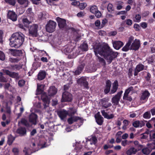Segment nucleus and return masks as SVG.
<instances>
[{
  "label": "nucleus",
  "mask_w": 155,
  "mask_h": 155,
  "mask_svg": "<svg viewBox=\"0 0 155 155\" xmlns=\"http://www.w3.org/2000/svg\"><path fill=\"white\" fill-rule=\"evenodd\" d=\"M94 48L95 54L98 57L99 61L104 65L105 64L104 60L103 58L98 57L97 55L98 54L103 56L109 63H111L118 54L117 52L113 51L106 43L97 44L94 46Z\"/></svg>",
  "instance_id": "nucleus-1"
},
{
  "label": "nucleus",
  "mask_w": 155,
  "mask_h": 155,
  "mask_svg": "<svg viewBox=\"0 0 155 155\" xmlns=\"http://www.w3.org/2000/svg\"><path fill=\"white\" fill-rule=\"evenodd\" d=\"M24 39V35L21 33H14L10 39V45L12 47L18 48L22 45Z\"/></svg>",
  "instance_id": "nucleus-2"
},
{
  "label": "nucleus",
  "mask_w": 155,
  "mask_h": 155,
  "mask_svg": "<svg viewBox=\"0 0 155 155\" xmlns=\"http://www.w3.org/2000/svg\"><path fill=\"white\" fill-rule=\"evenodd\" d=\"M57 25L56 23L51 20H50L46 26V31L49 33H52L55 30Z\"/></svg>",
  "instance_id": "nucleus-3"
},
{
  "label": "nucleus",
  "mask_w": 155,
  "mask_h": 155,
  "mask_svg": "<svg viewBox=\"0 0 155 155\" xmlns=\"http://www.w3.org/2000/svg\"><path fill=\"white\" fill-rule=\"evenodd\" d=\"M56 20L58 22V25L60 28L64 30H67L69 29L66 24V20L59 17L56 18Z\"/></svg>",
  "instance_id": "nucleus-4"
},
{
  "label": "nucleus",
  "mask_w": 155,
  "mask_h": 155,
  "mask_svg": "<svg viewBox=\"0 0 155 155\" xmlns=\"http://www.w3.org/2000/svg\"><path fill=\"white\" fill-rule=\"evenodd\" d=\"M38 25L34 24L31 25L29 29V34L33 37H37L38 35Z\"/></svg>",
  "instance_id": "nucleus-5"
},
{
  "label": "nucleus",
  "mask_w": 155,
  "mask_h": 155,
  "mask_svg": "<svg viewBox=\"0 0 155 155\" xmlns=\"http://www.w3.org/2000/svg\"><path fill=\"white\" fill-rule=\"evenodd\" d=\"M72 99V97L71 94L67 91L63 93L61 100L62 102H70Z\"/></svg>",
  "instance_id": "nucleus-6"
},
{
  "label": "nucleus",
  "mask_w": 155,
  "mask_h": 155,
  "mask_svg": "<svg viewBox=\"0 0 155 155\" xmlns=\"http://www.w3.org/2000/svg\"><path fill=\"white\" fill-rule=\"evenodd\" d=\"M78 83L81 86L84 87L85 88L88 89V82L87 81V79L86 78L82 77L81 78L78 79L77 81Z\"/></svg>",
  "instance_id": "nucleus-7"
},
{
  "label": "nucleus",
  "mask_w": 155,
  "mask_h": 155,
  "mask_svg": "<svg viewBox=\"0 0 155 155\" xmlns=\"http://www.w3.org/2000/svg\"><path fill=\"white\" fill-rule=\"evenodd\" d=\"M122 93V91L119 92L112 98V102L114 105H117L118 104Z\"/></svg>",
  "instance_id": "nucleus-8"
},
{
  "label": "nucleus",
  "mask_w": 155,
  "mask_h": 155,
  "mask_svg": "<svg viewBox=\"0 0 155 155\" xmlns=\"http://www.w3.org/2000/svg\"><path fill=\"white\" fill-rule=\"evenodd\" d=\"M100 103L104 108H107L111 105V104L109 102V99L108 98H104L101 99Z\"/></svg>",
  "instance_id": "nucleus-9"
},
{
  "label": "nucleus",
  "mask_w": 155,
  "mask_h": 155,
  "mask_svg": "<svg viewBox=\"0 0 155 155\" xmlns=\"http://www.w3.org/2000/svg\"><path fill=\"white\" fill-rule=\"evenodd\" d=\"M133 88L132 87H130L127 89L125 91L124 93V95L123 97V99L130 101H131L132 100V98L130 96L128 95V94L130 91H133Z\"/></svg>",
  "instance_id": "nucleus-10"
},
{
  "label": "nucleus",
  "mask_w": 155,
  "mask_h": 155,
  "mask_svg": "<svg viewBox=\"0 0 155 155\" xmlns=\"http://www.w3.org/2000/svg\"><path fill=\"white\" fill-rule=\"evenodd\" d=\"M150 94L147 91H145L141 94L140 97V100L142 103L145 102L147 100Z\"/></svg>",
  "instance_id": "nucleus-11"
},
{
  "label": "nucleus",
  "mask_w": 155,
  "mask_h": 155,
  "mask_svg": "<svg viewBox=\"0 0 155 155\" xmlns=\"http://www.w3.org/2000/svg\"><path fill=\"white\" fill-rule=\"evenodd\" d=\"M41 98L44 103V107L45 108L48 106L49 103L50 99L45 93L41 94Z\"/></svg>",
  "instance_id": "nucleus-12"
},
{
  "label": "nucleus",
  "mask_w": 155,
  "mask_h": 155,
  "mask_svg": "<svg viewBox=\"0 0 155 155\" xmlns=\"http://www.w3.org/2000/svg\"><path fill=\"white\" fill-rule=\"evenodd\" d=\"M2 70L3 71L4 73L12 78H17L19 77L18 74L17 73L12 72L8 70L5 69H2Z\"/></svg>",
  "instance_id": "nucleus-13"
},
{
  "label": "nucleus",
  "mask_w": 155,
  "mask_h": 155,
  "mask_svg": "<svg viewBox=\"0 0 155 155\" xmlns=\"http://www.w3.org/2000/svg\"><path fill=\"white\" fill-rule=\"evenodd\" d=\"M8 17L14 21H16L17 20V15L13 11H9L8 13Z\"/></svg>",
  "instance_id": "nucleus-14"
},
{
  "label": "nucleus",
  "mask_w": 155,
  "mask_h": 155,
  "mask_svg": "<svg viewBox=\"0 0 155 155\" xmlns=\"http://www.w3.org/2000/svg\"><path fill=\"white\" fill-rule=\"evenodd\" d=\"M38 116L34 113H32L29 116V120L32 124L35 125L37 124Z\"/></svg>",
  "instance_id": "nucleus-15"
},
{
  "label": "nucleus",
  "mask_w": 155,
  "mask_h": 155,
  "mask_svg": "<svg viewBox=\"0 0 155 155\" xmlns=\"http://www.w3.org/2000/svg\"><path fill=\"white\" fill-rule=\"evenodd\" d=\"M58 114L61 119L63 120L66 117L67 115H68V112L67 111L63 110L58 111Z\"/></svg>",
  "instance_id": "nucleus-16"
},
{
  "label": "nucleus",
  "mask_w": 155,
  "mask_h": 155,
  "mask_svg": "<svg viewBox=\"0 0 155 155\" xmlns=\"http://www.w3.org/2000/svg\"><path fill=\"white\" fill-rule=\"evenodd\" d=\"M133 126L136 127H141L144 126L145 123L142 120H136L134 122L132 123Z\"/></svg>",
  "instance_id": "nucleus-17"
},
{
  "label": "nucleus",
  "mask_w": 155,
  "mask_h": 155,
  "mask_svg": "<svg viewBox=\"0 0 155 155\" xmlns=\"http://www.w3.org/2000/svg\"><path fill=\"white\" fill-rule=\"evenodd\" d=\"M140 46V41L138 40H135L134 42L132 43L130 49L134 50H137L139 49Z\"/></svg>",
  "instance_id": "nucleus-18"
},
{
  "label": "nucleus",
  "mask_w": 155,
  "mask_h": 155,
  "mask_svg": "<svg viewBox=\"0 0 155 155\" xmlns=\"http://www.w3.org/2000/svg\"><path fill=\"white\" fill-rule=\"evenodd\" d=\"M144 66L141 64H139L137 65L135 70L134 75L136 76L137 75L138 72L143 71L144 69Z\"/></svg>",
  "instance_id": "nucleus-19"
},
{
  "label": "nucleus",
  "mask_w": 155,
  "mask_h": 155,
  "mask_svg": "<svg viewBox=\"0 0 155 155\" xmlns=\"http://www.w3.org/2000/svg\"><path fill=\"white\" fill-rule=\"evenodd\" d=\"M113 46L117 50L119 49L123 45V43L120 41H115L113 43Z\"/></svg>",
  "instance_id": "nucleus-20"
},
{
  "label": "nucleus",
  "mask_w": 155,
  "mask_h": 155,
  "mask_svg": "<svg viewBox=\"0 0 155 155\" xmlns=\"http://www.w3.org/2000/svg\"><path fill=\"white\" fill-rule=\"evenodd\" d=\"M48 94L49 96H53L55 95L57 92V89L54 86H51L50 87L48 90Z\"/></svg>",
  "instance_id": "nucleus-21"
},
{
  "label": "nucleus",
  "mask_w": 155,
  "mask_h": 155,
  "mask_svg": "<svg viewBox=\"0 0 155 155\" xmlns=\"http://www.w3.org/2000/svg\"><path fill=\"white\" fill-rule=\"evenodd\" d=\"M12 52V54L14 56H20L22 54V51L21 50H18L17 49L10 50Z\"/></svg>",
  "instance_id": "nucleus-22"
},
{
  "label": "nucleus",
  "mask_w": 155,
  "mask_h": 155,
  "mask_svg": "<svg viewBox=\"0 0 155 155\" xmlns=\"http://www.w3.org/2000/svg\"><path fill=\"white\" fill-rule=\"evenodd\" d=\"M99 112H98L97 115L95 116L96 121L97 123L100 125L102 124L103 122V118L100 115L98 114Z\"/></svg>",
  "instance_id": "nucleus-23"
},
{
  "label": "nucleus",
  "mask_w": 155,
  "mask_h": 155,
  "mask_svg": "<svg viewBox=\"0 0 155 155\" xmlns=\"http://www.w3.org/2000/svg\"><path fill=\"white\" fill-rule=\"evenodd\" d=\"M118 87V83L117 81H115L112 84V87L110 91V93L114 94L117 91Z\"/></svg>",
  "instance_id": "nucleus-24"
},
{
  "label": "nucleus",
  "mask_w": 155,
  "mask_h": 155,
  "mask_svg": "<svg viewBox=\"0 0 155 155\" xmlns=\"http://www.w3.org/2000/svg\"><path fill=\"white\" fill-rule=\"evenodd\" d=\"M71 116V117L68 120V122L69 124H71L73 122H76L80 119V117H78Z\"/></svg>",
  "instance_id": "nucleus-25"
},
{
  "label": "nucleus",
  "mask_w": 155,
  "mask_h": 155,
  "mask_svg": "<svg viewBox=\"0 0 155 155\" xmlns=\"http://www.w3.org/2000/svg\"><path fill=\"white\" fill-rule=\"evenodd\" d=\"M101 112L104 118L107 119H110L113 118L114 117V115L112 114L109 115L104 110H102Z\"/></svg>",
  "instance_id": "nucleus-26"
},
{
  "label": "nucleus",
  "mask_w": 155,
  "mask_h": 155,
  "mask_svg": "<svg viewBox=\"0 0 155 155\" xmlns=\"http://www.w3.org/2000/svg\"><path fill=\"white\" fill-rule=\"evenodd\" d=\"M137 152V149L134 147H131L126 152L127 155H131L132 154H135Z\"/></svg>",
  "instance_id": "nucleus-27"
},
{
  "label": "nucleus",
  "mask_w": 155,
  "mask_h": 155,
  "mask_svg": "<svg viewBox=\"0 0 155 155\" xmlns=\"http://www.w3.org/2000/svg\"><path fill=\"white\" fill-rule=\"evenodd\" d=\"M46 76V72L44 71H41L38 74V79L39 80H41L44 79Z\"/></svg>",
  "instance_id": "nucleus-28"
},
{
  "label": "nucleus",
  "mask_w": 155,
  "mask_h": 155,
  "mask_svg": "<svg viewBox=\"0 0 155 155\" xmlns=\"http://www.w3.org/2000/svg\"><path fill=\"white\" fill-rule=\"evenodd\" d=\"M97 141V140L95 137H92L90 138H88L86 140L87 142H90L91 145L95 144Z\"/></svg>",
  "instance_id": "nucleus-29"
},
{
  "label": "nucleus",
  "mask_w": 155,
  "mask_h": 155,
  "mask_svg": "<svg viewBox=\"0 0 155 155\" xmlns=\"http://www.w3.org/2000/svg\"><path fill=\"white\" fill-rule=\"evenodd\" d=\"M68 115L69 116H72L77 113V109L74 107H70L68 111Z\"/></svg>",
  "instance_id": "nucleus-30"
},
{
  "label": "nucleus",
  "mask_w": 155,
  "mask_h": 155,
  "mask_svg": "<svg viewBox=\"0 0 155 155\" xmlns=\"http://www.w3.org/2000/svg\"><path fill=\"white\" fill-rule=\"evenodd\" d=\"M84 68L83 65H81L79 66L77 69L74 72V74L75 75H78L81 73Z\"/></svg>",
  "instance_id": "nucleus-31"
},
{
  "label": "nucleus",
  "mask_w": 155,
  "mask_h": 155,
  "mask_svg": "<svg viewBox=\"0 0 155 155\" xmlns=\"http://www.w3.org/2000/svg\"><path fill=\"white\" fill-rule=\"evenodd\" d=\"M44 87V85L43 84H37V94H39L41 93L43 91V88Z\"/></svg>",
  "instance_id": "nucleus-32"
},
{
  "label": "nucleus",
  "mask_w": 155,
  "mask_h": 155,
  "mask_svg": "<svg viewBox=\"0 0 155 155\" xmlns=\"http://www.w3.org/2000/svg\"><path fill=\"white\" fill-rule=\"evenodd\" d=\"M17 132L22 135L26 134V130L25 128H20L18 129L17 130Z\"/></svg>",
  "instance_id": "nucleus-33"
},
{
  "label": "nucleus",
  "mask_w": 155,
  "mask_h": 155,
  "mask_svg": "<svg viewBox=\"0 0 155 155\" xmlns=\"http://www.w3.org/2000/svg\"><path fill=\"white\" fill-rule=\"evenodd\" d=\"M18 1L19 4L23 5L25 7L28 6L29 3L28 0H18Z\"/></svg>",
  "instance_id": "nucleus-34"
},
{
  "label": "nucleus",
  "mask_w": 155,
  "mask_h": 155,
  "mask_svg": "<svg viewBox=\"0 0 155 155\" xmlns=\"http://www.w3.org/2000/svg\"><path fill=\"white\" fill-rule=\"evenodd\" d=\"M14 140L15 138L11 135H10L8 136L7 141L8 145H11Z\"/></svg>",
  "instance_id": "nucleus-35"
},
{
  "label": "nucleus",
  "mask_w": 155,
  "mask_h": 155,
  "mask_svg": "<svg viewBox=\"0 0 155 155\" xmlns=\"http://www.w3.org/2000/svg\"><path fill=\"white\" fill-rule=\"evenodd\" d=\"M11 66L12 70H19L22 68L21 66L18 64L11 65Z\"/></svg>",
  "instance_id": "nucleus-36"
},
{
  "label": "nucleus",
  "mask_w": 155,
  "mask_h": 155,
  "mask_svg": "<svg viewBox=\"0 0 155 155\" xmlns=\"http://www.w3.org/2000/svg\"><path fill=\"white\" fill-rule=\"evenodd\" d=\"M28 17H27L26 16H24L22 20L23 24H29L31 23V20H29L28 19Z\"/></svg>",
  "instance_id": "nucleus-37"
},
{
  "label": "nucleus",
  "mask_w": 155,
  "mask_h": 155,
  "mask_svg": "<svg viewBox=\"0 0 155 155\" xmlns=\"http://www.w3.org/2000/svg\"><path fill=\"white\" fill-rule=\"evenodd\" d=\"M90 12L92 13L95 14L97 11V8L95 5L92 6L90 8Z\"/></svg>",
  "instance_id": "nucleus-38"
},
{
  "label": "nucleus",
  "mask_w": 155,
  "mask_h": 155,
  "mask_svg": "<svg viewBox=\"0 0 155 155\" xmlns=\"http://www.w3.org/2000/svg\"><path fill=\"white\" fill-rule=\"evenodd\" d=\"M142 153L145 155H148L150 153V150L147 147L145 148L142 149Z\"/></svg>",
  "instance_id": "nucleus-39"
},
{
  "label": "nucleus",
  "mask_w": 155,
  "mask_h": 155,
  "mask_svg": "<svg viewBox=\"0 0 155 155\" xmlns=\"http://www.w3.org/2000/svg\"><path fill=\"white\" fill-rule=\"evenodd\" d=\"M150 113L149 111L146 112L143 114V117L145 119H149L150 118Z\"/></svg>",
  "instance_id": "nucleus-40"
},
{
  "label": "nucleus",
  "mask_w": 155,
  "mask_h": 155,
  "mask_svg": "<svg viewBox=\"0 0 155 155\" xmlns=\"http://www.w3.org/2000/svg\"><path fill=\"white\" fill-rule=\"evenodd\" d=\"M72 51V47H68L65 48L64 49V52L66 53H71Z\"/></svg>",
  "instance_id": "nucleus-41"
},
{
  "label": "nucleus",
  "mask_w": 155,
  "mask_h": 155,
  "mask_svg": "<svg viewBox=\"0 0 155 155\" xmlns=\"http://www.w3.org/2000/svg\"><path fill=\"white\" fill-rule=\"evenodd\" d=\"M108 11L109 12H112L114 10V8L113 5L111 3H109L107 7Z\"/></svg>",
  "instance_id": "nucleus-42"
},
{
  "label": "nucleus",
  "mask_w": 155,
  "mask_h": 155,
  "mask_svg": "<svg viewBox=\"0 0 155 155\" xmlns=\"http://www.w3.org/2000/svg\"><path fill=\"white\" fill-rule=\"evenodd\" d=\"M140 15H136L135 16L134 21L136 22H139L140 21Z\"/></svg>",
  "instance_id": "nucleus-43"
},
{
  "label": "nucleus",
  "mask_w": 155,
  "mask_h": 155,
  "mask_svg": "<svg viewBox=\"0 0 155 155\" xmlns=\"http://www.w3.org/2000/svg\"><path fill=\"white\" fill-rule=\"evenodd\" d=\"M21 122L22 124L28 127L29 126V124L28 121L25 119H21Z\"/></svg>",
  "instance_id": "nucleus-44"
},
{
  "label": "nucleus",
  "mask_w": 155,
  "mask_h": 155,
  "mask_svg": "<svg viewBox=\"0 0 155 155\" xmlns=\"http://www.w3.org/2000/svg\"><path fill=\"white\" fill-rule=\"evenodd\" d=\"M87 4L84 2L80 3L79 4V8L81 9H84L86 6Z\"/></svg>",
  "instance_id": "nucleus-45"
},
{
  "label": "nucleus",
  "mask_w": 155,
  "mask_h": 155,
  "mask_svg": "<svg viewBox=\"0 0 155 155\" xmlns=\"http://www.w3.org/2000/svg\"><path fill=\"white\" fill-rule=\"evenodd\" d=\"M137 112L138 111H136L134 112L130 113V114L129 115L130 117L131 118H134L136 117L137 115L138 114Z\"/></svg>",
  "instance_id": "nucleus-46"
},
{
  "label": "nucleus",
  "mask_w": 155,
  "mask_h": 155,
  "mask_svg": "<svg viewBox=\"0 0 155 155\" xmlns=\"http://www.w3.org/2000/svg\"><path fill=\"white\" fill-rule=\"evenodd\" d=\"M7 3L12 5H14L15 4V0H5Z\"/></svg>",
  "instance_id": "nucleus-47"
},
{
  "label": "nucleus",
  "mask_w": 155,
  "mask_h": 155,
  "mask_svg": "<svg viewBox=\"0 0 155 155\" xmlns=\"http://www.w3.org/2000/svg\"><path fill=\"white\" fill-rule=\"evenodd\" d=\"M81 48L84 51H87L88 50V46L87 44L83 43L81 46Z\"/></svg>",
  "instance_id": "nucleus-48"
},
{
  "label": "nucleus",
  "mask_w": 155,
  "mask_h": 155,
  "mask_svg": "<svg viewBox=\"0 0 155 155\" xmlns=\"http://www.w3.org/2000/svg\"><path fill=\"white\" fill-rule=\"evenodd\" d=\"M129 44L127 43L126 45L122 48V50L123 51H128L129 49L130 46Z\"/></svg>",
  "instance_id": "nucleus-49"
},
{
  "label": "nucleus",
  "mask_w": 155,
  "mask_h": 155,
  "mask_svg": "<svg viewBox=\"0 0 155 155\" xmlns=\"http://www.w3.org/2000/svg\"><path fill=\"white\" fill-rule=\"evenodd\" d=\"M19 58H10L9 59V60L11 62H17L20 60Z\"/></svg>",
  "instance_id": "nucleus-50"
},
{
  "label": "nucleus",
  "mask_w": 155,
  "mask_h": 155,
  "mask_svg": "<svg viewBox=\"0 0 155 155\" xmlns=\"http://www.w3.org/2000/svg\"><path fill=\"white\" fill-rule=\"evenodd\" d=\"M95 25L98 28H102V26L101 25V22L99 20H97L95 21Z\"/></svg>",
  "instance_id": "nucleus-51"
},
{
  "label": "nucleus",
  "mask_w": 155,
  "mask_h": 155,
  "mask_svg": "<svg viewBox=\"0 0 155 155\" xmlns=\"http://www.w3.org/2000/svg\"><path fill=\"white\" fill-rule=\"evenodd\" d=\"M121 145L124 147H125L127 145H128V141L127 140H124L121 141Z\"/></svg>",
  "instance_id": "nucleus-52"
},
{
  "label": "nucleus",
  "mask_w": 155,
  "mask_h": 155,
  "mask_svg": "<svg viewBox=\"0 0 155 155\" xmlns=\"http://www.w3.org/2000/svg\"><path fill=\"white\" fill-rule=\"evenodd\" d=\"M5 55L4 53L0 51V60L3 61L5 59Z\"/></svg>",
  "instance_id": "nucleus-53"
},
{
  "label": "nucleus",
  "mask_w": 155,
  "mask_h": 155,
  "mask_svg": "<svg viewBox=\"0 0 155 155\" xmlns=\"http://www.w3.org/2000/svg\"><path fill=\"white\" fill-rule=\"evenodd\" d=\"M12 151L15 155H18V154L19 150L18 148L16 147L13 148L12 150Z\"/></svg>",
  "instance_id": "nucleus-54"
},
{
  "label": "nucleus",
  "mask_w": 155,
  "mask_h": 155,
  "mask_svg": "<svg viewBox=\"0 0 155 155\" xmlns=\"http://www.w3.org/2000/svg\"><path fill=\"white\" fill-rule=\"evenodd\" d=\"M25 81L23 80H19L18 82V85L20 87L23 86L25 84Z\"/></svg>",
  "instance_id": "nucleus-55"
},
{
  "label": "nucleus",
  "mask_w": 155,
  "mask_h": 155,
  "mask_svg": "<svg viewBox=\"0 0 155 155\" xmlns=\"http://www.w3.org/2000/svg\"><path fill=\"white\" fill-rule=\"evenodd\" d=\"M23 151L25 153V155H30V150L28 148H25L23 150Z\"/></svg>",
  "instance_id": "nucleus-56"
},
{
  "label": "nucleus",
  "mask_w": 155,
  "mask_h": 155,
  "mask_svg": "<svg viewBox=\"0 0 155 155\" xmlns=\"http://www.w3.org/2000/svg\"><path fill=\"white\" fill-rule=\"evenodd\" d=\"M140 25L143 28H145L147 27V23L145 22H143L140 24Z\"/></svg>",
  "instance_id": "nucleus-57"
},
{
  "label": "nucleus",
  "mask_w": 155,
  "mask_h": 155,
  "mask_svg": "<svg viewBox=\"0 0 155 155\" xmlns=\"http://www.w3.org/2000/svg\"><path fill=\"white\" fill-rule=\"evenodd\" d=\"M111 83L110 81L107 80L106 82V87L110 88Z\"/></svg>",
  "instance_id": "nucleus-58"
},
{
  "label": "nucleus",
  "mask_w": 155,
  "mask_h": 155,
  "mask_svg": "<svg viewBox=\"0 0 155 155\" xmlns=\"http://www.w3.org/2000/svg\"><path fill=\"white\" fill-rule=\"evenodd\" d=\"M7 81L6 79L3 76H0V81L2 82H7Z\"/></svg>",
  "instance_id": "nucleus-59"
},
{
  "label": "nucleus",
  "mask_w": 155,
  "mask_h": 155,
  "mask_svg": "<svg viewBox=\"0 0 155 155\" xmlns=\"http://www.w3.org/2000/svg\"><path fill=\"white\" fill-rule=\"evenodd\" d=\"M117 31H111L108 33V35L110 36H115L117 34Z\"/></svg>",
  "instance_id": "nucleus-60"
},
{
  "label": "nucleus",
  "mask_w": 155,
  "mask_h": 155,
  "mask_svg": "<svg viewBox=\"0 0 155 155\" xmlns=\"http://www.w3.org/2000/svg\"><path fill=\"white\" fill-rule=\"evenodd\" d=\"M126 24L130 26L132 24V21L130 19H128L126 20Z\"/></svg>",
  "instance_id": "nucleus-61"
},
{
  "label": "nucleus",
  "mask_w": 155,
  "mask_h": 155,
  "mask_svg": "<svg viewBox=\"0 0 155 155\" xmlns=\"http://www.w3.org/2000/svg\"><path fill=\"white\" fill-rule=\"evenodd\" d=\"M127 3L131 5L133 4L134 6H136V3L134 0H128L127 1Z\"/></svg>",
  "instance_id": "nucleus-62"
},
{
  "label": "nucleus",
  "mask_w": 155,
  "mask_h": 155,
  "mask_svg": "<svg viewBox=\"0 0 155 155\" xmlns=\"http://www.w3.org/2000/svg\"><path fill=\"white\" fill-rule=\"evenodd\" d=\"M95 16L98 18H100L101 15V12L99 11H97L95 13Z\"/></svg>",
  "instance_id": "nucleus-63"
},
{
  "label": "nucleus",
  "mask_w": 155,
  "mask_h": 155,
  "mask_svg": "<svg viewBox=\"0 0 155 155\" xmlns=\"http://www.w3.org/2000/svg\"><path fill=\"white\" fill-rule=\"evenodd\" d=\"M107 22V20L106 19H104L102 20L101 26L102 27L104 26L105 24Z\"/></svg>",
  "instance_id": "nucleus-64"
}]
</instances>
